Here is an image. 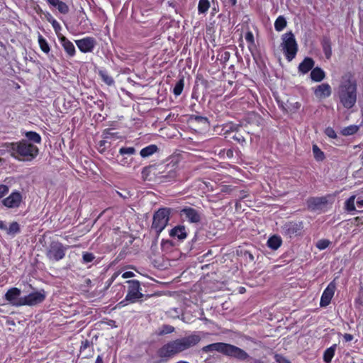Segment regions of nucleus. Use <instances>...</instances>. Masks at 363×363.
<instances>
[{
	"label": "nucleus",
	"instance_id": "nucleus-1",
	"mask_svg": "<svg viewBox=\"0 0 363 363\" xmlns=\"http://www.w3.org/2000/svg\"><path fill=\"white\" fill-rule=\"evenodd\" d=\"M337 95L340 104L345 108L351 109L355 106L357 100V81L351 72L342 76Z\"/></svg>",
	"mask_w": 363,
	"mask_h": 363
},
{
	"label": "nucleus",
	"instance_id": "nucleus-2",
	"mask_svg": "<svg viewBox=\"0 0 363 363\" xmlns=\"http://www.w3.org/2000/svg\"><path fill=\"white\" fill-rule=\"evenodd\" d=\"M201 337L196 334H191L175 340L170 341L157 350V355L161 358V362L167 361L178 353L182 352L199 342Z\"/></svg>",
	"mask_w": 363,
	"mask_h": 363
},
{
	"label": "nucleus",
	"instance_id": "nucleus-3",
	"mask_svg": "<svg viewBox=\"0 0 363 363\" xmlns=\"http://www.w3.org/2000/svg\"><path fill=\"white\" fill-rule=\"evenodd\" d=\"M7 152L14 159L18 161L30 162L38 155V147L23 139L18 142L6 145Z\"/></svg>",
	"mask_w": 363,
	"mask_h": 363
},
{
	"label": "nucleus",
	"instance_id": "nucleus-4",
	"mask_svg": "<svg viewBox=\"0 0 363 363\" xmlns=\"http://www.w3.org/2000/svg\"><path fill=\"white\" fill-rule=\"evenodd\" d=\"M216 351L225 356L235 358L238 360H246L249 354L242 349L225 342H216L206 346V352Z\"/></svg>",
	"mask_w": 363,
	"mask_h": 363
},
{
	"label": "nucleus",
	"instance_id": "nucleus-5",
	"mask_svg": "<svg viewBox=\"0 0 363 363\" xmlns=\"http://www.w3.org/2000/svg\"><path fill=\"white\" fill-rule=\"evenodd\" d=\"M126 283L128 284L127 294L125 298L116 306V308L121 309L130 303H136L144 297L139 281L133 279L127 281Z\"/></svg>",
	"mask_w": 363,
	"mask_h": 363
},
{
	"label": "nucleus",
	"instance_id": "nucleus-6",
	"mask_svg": "<svg viewBox=\"0 0 363 363\" xmlns=\"http://www.w3.org/2000/svg\"><path fill=\"white\" fill-rule=\"evenodd\" d=\"M281 50L286 59L291 62L293 60L298 52V47L294 34L292 31H289L281 36Z\"/></svg>",
	"mask_w": 363,
	"mask_h": 363
},
{
	"label": "nucleus",
	"instance_id": "nucleus-7",
	"mask_svg": "<svg viewBox=\"0 0 363 363\" xmlns=\"http://www.w3.org/2000/svg\"><path fill=\"white\" fill-rule=\"evenodd\" d=\"M170 209L162 208L157 210L153 215L151 230L155 232L158 237L166 228L169 220Z\"/></svg>",
	"mask_w": 363,
	"mask_h": 363
},
{
	"label": "nucleus",
	"instance_id": "nucleus-8",
	"mask_svg": "<svg viewBox=\"0 0 363 363\" xmlns=\"http://www.w3.org/2000/svg\"><path fill=\"white\" fill-rule=\"evenodd\" d=\"M303 221L289 220L281 225V233L288 238L300 237L303 235Z\"/></svg>",
	"mask_w": 363,
	"mask_h": 363
},
{
	"label": "nucleus",
	"instance_id": "nucleus-9",
	"mask_svg": "<svg viewBox=\"0 0 363 363\" xmlns=\"http://www.w3.org/2000/svg\"><path fill=\"white\" fill-rule=\"evenodd\" d=\"M68 247L59 241H52L47 247L46 257L50 261L58 262L65 257Z\"/></svg>",
	"mask_w": 363,
	"mask_h": 363
},
{
	"label": "nucleus",
	"instance_id": "nucleus-10",
	"mask_svg": "<svg viewBox=\"0 0 363 363\" xmlns=\"http://www.w3.org/2000/svg\"><path fill=\"white\" fill-rule=\"evenodd\" d=\"M46 298V292L44 289L32 292L27 296L20 298V302L17 305L34 306L43 303Z\"/></svg>",
	"mask_w": 363,
	"mask_h": 363
},
{
	"label": "nucleus",
	"instance_id": "nucleus-11",
	"mask_svg": "<svg viewBox=\"0 0 363 363\" xmlns=\"http://www.w3.org/2000/svg\"><path fill=\"white\" fill-rule=\"evenodd\" d=\"M225 140L220 138H213L206 140V148L207 152L215 155H218L220 158L225 157V149L222 148Z\"/></svg>",
	"mask_w": 363,
	"mask_h": 363
},
{
	"label": "nucleus",
	"instance_id": "nucleus-12",
	"mask_svg": "<svg viewBox=\"0 0 363 363\" xmlns=\"http://www.w3.org/2000/svg\"><path fill=\"white\" fill-rule=\"evenodd\" d=\"M22 199L21 193L15 190L8 197L2 200V204L8 208H17L21 206Z\"/></svg>",
	"mask_w": 363,
	"mask_h": 363
},
{
	"label": "nucleus",
	"instance_id": "nucleus-13",
	"mask_svg": "<svg viewBox=\"0 0 363 363\" xmlns=\"http://www.w3.org/2000/svg\"><path fill=\"white\" fill-rule=\"evenodd\" d=\"M136 153V150L134 147H122L119 149L118 155L121 156V158L118 160V163L122 166L129 167L132 162V158H129L130 156Z\"/></svg>",
	"mask_w": 363,
	"mask_h": 363
},
{
	"label": "nucleus",
	"instance_id": "nucleus-14",
	"mask_svg": "<svg viewBox=\"0 0 363 363\" xmlns=\"http://www.w3.org/2000/svg\"><path fill=\"white\" fill-rule=\"evenodd\" d=\"M75 43L79 50L83 53L91 52L96 45V41L92 37H85L84 38L77 40Z\"/></svg>",
	"mask_w": 363,
	"mask_h": 363
},
{
	"label": "nucleus",
	"instance_id": "nucleus-15",
	"mask_svg": "<svg viewBox=\"0 0 363 363\" xmlns=\"http://www.w3.org/2000/svg\"><path fill=\"white\" fill-rule=\"evenodd\" d=\"M335 289L336 284L335 281H333L327 286L321 295L320 301V306L321 307H326L330 303L331 300L335 294Z\"/></svg>",
	"mask_w": 363,
	"mask_h": 363
},
{
	"label": "nucleus",
	"instance_id": "nucleus-16",
	"mask_svg": "<svg viewBox=\"0 0 363 363\" xmlns=\"http://www.w3.org/2000/svg\"><path fill=\"white\" fill-rule=\"evenodd\" d=\"M21 290L18 288L13 287L8 290L5 294L6 299L16 306H21L22 305H17L20 302L19 296L21 295Z\"/></svg>",
	"mask_w": 363,
	"mask_h": 363
},
{
	"label": "nucleus",
	"instance_id": "nucleus-17",
	"mask_svg": "<svg viewBox=\"0 0 363 363\" xmlns=\"http://www.w3.org/2000/svg\"><path fill=\"white\" fill-rule=\"evenodd\" d=\"M320 45L326 59L331 58L333 55L332 42L329 35H323L320 40Z\"/></svg>",
	"mask_w": 363,
	"mask_h": 363
},
{
	"label": "nucleus",
	"instance_id": "nucleus-18",
	"mask_svg": "<svg viewBox=\"0 0 363 363\" xmlns=\"http://www.w3.org/2000/svg\"><path fill=\"white\" fill-rule=\"evenodd\" d=\"M331 86L328 83L321 84L315 89L314 94L316 97L323 99L331 95Z\"/></svg>",
	"mask_w": 363,
	"mask_h": 363
},
{
	"label": "nucleus",
	"instance_id": "nucleus-19",
	"mask_svg": "<svg viewBox=\"0 0 363 363\" xmlns=\"http://www.w3.org/2000/svg\"><path fill=\"white\" fill-rule=\"evenodd\" d=\"M315 61L310 57H306L299 64L298 70L300 74H305L313 69Z\"/></svg>",
	"mask_w": 363,
	"mask_h": 363
},
{
	"label": "nucleus",
	"instance_id": "nucleus-20",
	"mask_svg": "<svg viewBox=\"0 0 363 363\" xmlns=\"http://www.w3.org/2000/svg\"><path fill=\"white\" fill-rule=\"evenodd\" d=\"M181 215L184 216L191 223H197L200 220L198 212L192 208H184L181 211Z\"/></svg>",
	"mask_w": 363,
	"mask_h": 363
},
{
	"label": "nucleus",
	"instance_id": "nucleus-21",
	"mask_svg": "<svg viewBox=\"0 0 363 363\" xmlns=\"http://www.w3.org/2000/svg\"><path fill=\"white\" fill-rule=\"evenodd\" d=\"M308 206L312 210L320 208L323 206L328 203L326 197H311L308 200Z\"/></svg>",
	"mask_w": 363,
	"mask_h": 363
},
{
	"label": "nucleus",
	"instance_id": "nucleus-22",
	"mask_svg": "<svg viewBox=\"0 0 363 363\" xmlns=\"http://www.w3.org/2000/svg\"><path fill=\"white\" fill-rule=\"evenodd\" d=\"M59 40L67 54L69 57H73L76 52L74 44L65 36L60 37Z\"/></svg>",
	"mask_w": 363,
	"mask_h": 363
},
{
	"label": "nucleus",
	"instance_id": "nucleus-23",
	"mask_svg": "<svg viewBox=\"0 0 363 363\" xmlns=\"http://www.w3.org/2000/svg\"><path fill=\"white\" fill-rule=\"evenodd\" d=\"M169 235L172 238H177L179 240H183L187 237V233L184 225H177L169 231Z\"/></svg>",
	"mask_w": 363,
	"mask_h": 363
},
{
	"label": "nucleus",
	"instance_id": "nucleus-24",
	"mask_svg": "<svg viewBox=\"0 0 363 363\" xmlns=\"http://www.w3.org/2000/svg\"><path fill=\"white\" fill-rule=\"evenodd\" d=\"M267 247L273 250H277L282 245V239L279 235H274L269 237L267 242Z\"/></svg>",
	"mask_w": 363,
	"mask_h": 363
},
{
	"label": "nucleus",
	"instance_id": "nucleus-25",
	"mask_svg": "<svg viewBox=\"0 0 363 363\" xmlns=\"http://www.w3.org/2000/svg\"><path fill=\"white\" fill-rule=\"evenodd\" d=\"M325 77V72L319 67L313 68L311 72V79L315 82L323 81Z\"/></svg>",
	"mask_w": 363,
	"mask_h": 363
},
{
	"label": "nucleus",
	"instance_id": "nucleus-26",
	"mask_svg": "<svg viewBox=\"0 0 363 363\" xmlns=\"http://www.w3.org/2000/svg\"><path fill=\"white\" fill-rule=\"evenodd\" d=\"M158 151V147L156 145H149L148 146L143 148L140 155L143 158H147L152 156L153 154Z\"/></svg>",
	"mask_w": 363,
	"mask_h": 363
},
{
	"label": "nucleus",
	"instance_id": "nucleus-27",
	"mask_svg": "<svg viewBox=\"0 0 363 363\" xmlns=\"http://www.w3.org/2000/svg\"><path fill=\"white\" fill-rule=\"evenodd\" d=\"M336 348L337 344H333L325 350L323 353V361L325 363H331L332 359L335 355Z\"/></svg>",
	"mask_w": 363,
	"mask_h": 363
},
{
	"label": "nucleus",
	"instance_id": "nucleus-28",
	"mask_svg": "<svg viewBox=\"0 0 363 363\" xmlns=\"http://www.w3.org/2000/svg\"><path fill=\"white\" fill-rule=\"evenodd\" d=\"M2 230H6L7 235L14 237L16 234H18L21 232V228L18 223L13 221L10 223L9 227L6 229H1Z\"/></svg>",
	"mask_w": 363,
	"mask_h": 363
},
{
	"label": "nucleus",
	"instance_id": "nucleus-29",
	"mask_svg": "<svg viewBox=\"0 0 363 363\" xmlns=\"http://www.w3.org/2000/svg\"><path fill=\"white\" fill-rule=\"evenodd\" d=\"M99 75L101 77V79L104 83L107 85L111 86L114 84V80L111 76H110L107 71L105 69H101L99 71Z\"/></svg>",
	"mask_w": 363,
	"mask_h": 363
},
{
	"label": "nucleus",
	"instance_id": "nucleus-30",
	"mask_svg": "<svg viewBox=\"0 0 363 363\" xmlns=\"http://www.w3.org/2000/svg\"><path fill=\"white\" fill-rule=\"evenodd\" d=\"M26 138L34 143L40 144L41 143L40 135L35 131H27L25 133Z\"/></svg>",
	"mask_w": 363,
	"mask_h": 363
},
{
	"label": "nucleus",
	"instance_id": "nucleus-31",
	"mask_svg": "<svg viewBox=\"0 0 363 363\" xmlns=\"http://www.w3.org/2000/svg\"><path fill=\"white\" fill-rule=\"evenodd\" d=\"M287 22L283 16H279L274 22V28L277 31L280 32L286 26Z\"/></svg>",
	"mask_w": 363,
	"mask_h": 363
},
{
	"label": "nucleus",
	"instance_id": "nucleus-32",
	"mask_svg": "<svg viewBox=\"0 0 363 363\" xmlns=\"http://www.w3.org/2000/svg\"><path fill=\"white\" fill-rule=\"evenodd\" d=\"M241 127H242V125L240 124H235V123H230L226 124L224 126L223 130L225 131L224 134L228 135L231 133H235V132L238 131Z\"/></svg>",
	"mask_w": 363,
	"mask_h": 363
},
{
	"label": "nucleus",
	"instance_id": "nucleus-33",
	"mask_svg": "<svg viewBox=\"0 0 363 363\" xmlns=\"http://www.w3.org/2000/svg\"><path fill=\"white\" fill-rule=\"evenodd\" d=\"M313 154L315 160L318 162L323 161L325 158L324 152L318 147L317 145H313Z\"/></svg>",
	"mask_w": 363,
	"mask_h": 363
},
{
	"label": "nucleus",
	"instance_id": "nucleus-34",
	"mask_svg": "<svg viewBox=\"0 0 363 363\" xmlns=\"http://www.w3.org/2000/svg\"><path fill=\"white\" fill-rule=\"evenodd\" d=\"M359 128L358 125H350L349 126L344 128L341 130V133L345 136L352 135L355 134L359 130Z\"/></svg>",
	"mask_w": 363,
	"mask_h": 363
},
{
	"label": "nucleus",
	"instance_id": "nucleus-35",
	"mask_svg": "<svg viewBox=\"0 0 363 363\" xmlns=\"http://www.w3.org/2000/svg\"><path fill=\"white\" fill-rule=\"evenodd\" d=\"M38 44H39V46H40L41 50L43 52L48 54L50 49V46H49L47 40L40 34H39V35H38Z\"/></svg>",
	"mask_w": 363,
	"mask_h": 363
},
{
	"label": "nucleus",
	"instance_id": "nucleus-36",
	"mask_svg": "<svg viewBox=\"0 0 363 363\" xmlns=\"http://www.w3.org/2000/svg\"><path fill=\"white\" fill-rule=\"evenodd\" d=\"M184 78H181L175 84L173 89V93L176 96H179L184 89Z\"/></svg>",
	"mask_w": 363,
	"mask_h": 363
},
{
	"label": "nucleus",
	"instance_id": "nucleus-37",
	"mask_svg": "<svg viewBox=\"0 0 363 363\" xmlns=\"http://www.w3.org/2000/svg\"><path fill=\"white\" fill-rule=\"evenodd\" d=\"M102 137L104 139H111V138H119L118 133L112 132L111 129L106 128L102 133Z\"/></svg>",
	"mask_w": 363,
	"mask_h": 363
},
{
	"label": "nucleus",
	"instance_id": "nucleus-38",
	"mask_svg": "<svg viewBox=\"0 0 363 363\" xmlns=\"http://www.w3.org/2000/svg\"><path fill=\"white\" fill-rule=\"evenodd\" d=\"M232 139L235 140L237 143L243 146L246 143V140L245 136L240 133V130L235 133V134L231 137Z\"/></svg>",
	"mask_w": 363,
	"mask_h": 363
},
{
	"label": "nucleus",
	"instance_id": "nucleus-39",
	"mask_svg": "<svg viewBox=\"0 0 363 363\" xmlns=\"http://www.w3.org/2000/svg\"><path fill=\"white\" fill-rule=\"evenodd\" d=\"M245 40L248 43V48L249 49L251 48V47L255 46V38L251 30H248L245 35Z\"/></svg>",
	"mask_w": 363,
	"mask_h": 363
},
{
	"label": "nucleus",
	"instance_id": "nucleus-40",
	"mask_svg": "<svg viewBox=\"0 0 363 363\" xmlns=\"http://www.w3.org/2000/svg\"><path fill=\"white\" fill-rule=\"evenodd\" d=\"M169 317L172 318H179L182 315V309L181 308H172L168 311Z\"/></svg>",
	"mask_w": 363,
	"mask_h": 363
},
{
	"label": "nucleus",
	"instance_id": "nucleus-41",
	"mask_svg": "<svg viewBox=\"0 0 363 363\" xmlns=\"http://www.w3.org/2000/svg\"><path fill=\"white\" fill-rule=\"evenodd\" d=\"M354 196H352L350 197L346 201H345V208L347 211H355V206H354Z\"/></svg>",
	"mask_w": 363,
	"mask_h": 363
},
{
	"label": "nucleus",
	"instance_id": "nucleus-42",
	"mask_svg": "<svg viewBox=\"0 0 363 363\" xmlns=\"http://www.w3.org/2000/svg\"><path fill=\"white\" fill-rule=\"evenodd\" d=\"M153 168L152 165H149L147 167H145L141 172L142 178L144 181L146 180H150L149 178L150 174L151 172V169Z\"/></svg>",
	"mask_w": 363,
	"mask_h": 363
},
{
	"label": "nucleus",
	"instance_id": "nucleus-43",
	"mask_svg": "<svg viewBox=\"0 0 363 363\" xmlns=\"http://www.w3.org/2000/svg\"><path fill=\"white\" fill-rule=\"evenodd\" d=\"M162 4L167 8H170L176 11L178 5V0H162Z\"/></svg>",
	"mask_w": 363,
	"mask_h": 363
},
{
	"label": "nucleus",
	"instance_id": "nucleus-44",
	"mask_svg": "<svg viewBox=\"0 0 363 363\" xmlns=\"http://www.w3.org/2000/svg\"><path fill=\"white\" fill-rule=\"evenodd\" d=\"M95 259V256L91 252H85L82 255V262L84 264H88L91 262Z\"/></svg>",
	"mask_w": 363,
	"mask_h": 363
},
{
	"label": "nucleus",
	"instance_id": "nucleus-45",
	"mask_svg": "<svg viewBox=\"0 0 363 363\" xmlns=\"http://www.w3.org/2000/svg\"><path fill=\"white\" fill-rule=\"evenodd\" d=\"M55 8L62 14H66L69 12V6L62 1L58 3Z\"/></svg>",
	"mask_w": 363,
	"mask_h": 363
},
{
	"label": "nucleus",
	"instance_id": "nucleus-46",
	"mask_svg": "<svg viewBox=\"0 0 363 363\" xmlns=\"http://www.w3.org/2000/svg\"><path fill=\"white\" fill-rule=\"evenodd\" d=\"M230 52L228 51H223L218 54L217 60H219L221 63H225L230 58Z\"/></svg>",
	"mask_w": 363,
	"mask_h": 363
},
{
	"label": "nucleus",
	"instance_id": "nucleus-47",
	"mask_svg": "<svg viewBox=\"0 0 363 363\" xmlns=\"http://www.w3.org/2000/svg\"><path fill=\"white\" fill-rule=\"evenodd\" d=\"M174 331V328L169 325H162L161 330L160 331V335H166L172 333Z\"/></svg>",
	"mask_w": 363,
	"mask_h": 363
},
{
	"label": "nucleus",
	"instance_id": "nucleus-48",
	"mask_svg": "<svg viewBox=\"0 0 363 363\" xmlns=\"http://www.w3.org/2000/svg\"><path fill=\"white\" fill-rule=\"evenodd\" d=\"M330 242L328 240H326V239H322V240H320L317 244H316V247L319 249V250H325L326 249L329 245H330Z\"/></svg>",
	"mask_w": 363,
	"mask_h": 363
},
{
	"label": "nucleus",
	"instance_id": "nucleus-49",
	"mask_svg": "<svg viewBox=\"0 0 363 363\" xmlns=\"http://www.w3.org/2000/svg\"><path fill=\"white\" fill-rule=\"evenodd\" d=\"M236 186L233 185H223L220 187V191L225 193H231L236 190Z\"/></svg>",
	"mask_w": 363,
	"mask_h": 363
},
{
	"label": "nucleus",
	"instance_id": "nucleus-50",
	"mask_svg": "<svg viewBox=\"0 0 363 363\" xmlns=\"http://www.w3.org/2000/svg\"><path fill=\"white\" fill-rule=\"evenodd\" d=\"M354 306L357 308L363 307V294L359 296L354 299Z\"/></svg>",
	"mask_w": 363,
	"mask_h": 363
},
{
	"label": "nucleus",
	"instance_id": "nucleus-51",
	"mask_svg": "<svg viewBox=\"0 0 363 363\" xmlns=\"http://www.w3.org/2000/svg\"><path fill=\"white\" fill-rule=\"evenodd\" d=\"M9 191V187L5 184H0V199L6 196Z\"/></svg>",
	"mask_w": 363,
	"mask_h": 363
},
{
	"label": "nucleus",
	"instance_id": "nucleus-52",
	"mask_svg": "<svg viewBox=\"0 0 363 363\" xmlns=\"http://www.w3.org/2000/svg\"><path fill=\"white\" fill-rule=\"evenodd\" d=\"M106 143H107V140L106 139L100 140L99 142L98 149H99V152L103 153L105 151V150L106 148Z\"/></svg>",
	"mask_w": 363,
	"mask_h": 363
},
{
	"label": "nucleus",
	"instance_id": "nucleus-53",
	"mask_svg": "<svg viewBox=\"0 0 363 363\" xmlns=\"http://www.w3.org/2000/svg\"><path fill=\"white\" fill-rule=\"evenodd\" d=\"M325 134L330 138H337L335 131L331 128H326Z\"/></svg>",
	"mask_w": 363,
	"mask_h": 363
},
{
	"label": "nucleus",
	"instance_id": "nucleus-54",
	"mask_svg": "<svg viewBox=\"0 0 363 363\" xmlns=\"http://www.w3.org/2000/svg\"><path fill=\"white\" fill-rule=\"evenodd\" d=\"M118 277V273H114L113 276L106 281V289H108L115 279Z\"/></svg>",
	"mask_w": 363,
	"mask_h": 363
},
{
	"label": "nucleus",
	"instance_id": "nucleus-55",
	"mask_svg": "<svg viewBox=\"0 0 363 363\" xmlns=\"http://www.w3.org/2000/svg\"><path fill=\"white\" fill-rule=\"evenodd\" d=\"M51 25L56 33L61 30V26L56 19L52 20Z\"/></svg>",
	"mask_w": 363,
	"mask_h": 363
},
{
	"label": "nucleus",
	"instance_id": "nucleus-56",
	"mask_svg": "<svg viewBox=\"0 0 363 363\" xmlns=\"http://www.w3.org/2000/svg\"><path fill=\"white\" fill-rule=\"evenodd\" d=\"M354 223L357 226L363 225V216H357L354 218Z\"/></svg>",
	"mask_w": 363,
	"mask_h": 363
},
{
	"label": "nucleus",
	"instance_id": "nucleus-57",
	"mask_svg": "<svg viewBox=\"0 0 363 363\" xmlns=\"http://www.w3.org/2000/svg\"><path fill=\"white\" fill-rule=\"evenodd\" d=\"M9 143H5L0 147V155H4L6 152H8L6 145Z\"/></svg>",
	"mask_w": 363,
	"mask_h": 363
},
{
	"label": "nucleus",
	"instance_id": "nucleus-58",
	"mask_svg": "<svg viewBox=\"0 0 363 363\" xmlns=\"http://www.w3.org/2000/svg\"><path fill=\"white\" fill-rule=\"evenodd\" d=\"M198 9L199 13H204V0H199Z\"/></svg>",
	"mask_w": 363,
	"mask_h": 363
},
{
	"label": "nucleus",
	"instance_id": "nucleus-59",
	"mask_svg": "<svg viewBox=\"0 0 363 363\" xmlns=\"http://www.w3.org/2000/svg\"><path fill=\"white\" fill-rule=\"evenodd\" d=\"M354 336L350 333H345L343 335V339L345 342H350L353 340Z\"/></svg>",
	"mask_w": 363,
	"mask_h": 363
},
{
	"label": "nucleus",
	"instance_id": "nucleus-60",
	"mask_svg": "<svg viewBox=\"0 0 363 363\" xmlns=\"http://www.w3.org/2000/svg\"><path fill=\"white\" fill-rule=\"evenodd\" d=\"M134 276H135V274L130 271L125 272L122 274V277L123 279L133 277Z\"/></svg>",
	"mask_w": 363,
	"mask_h": 363
},
{
	"label": "nucleus",
	"instance_id": "nucleus-61",
	"mask_svg": "<svg viewBox=\"0 0 363 363\" xmlns=\"http://www.w3.org/2000/svg\"><path fill=\"white\" fill-rule=\"evenodd\" d=\"M117 194L123 199H128L131 195V194L127 191H125V193H121L119 191H117Z\"/></svg>",
	"mask_w": 363,
	"mask_h": 363
},
{
	"label": "nucleus",
	"instance_id": "nucleus-62",
	"mask_svg": "<svg viewBox=\"0 0 363 363\" xmlns=\"http://www.w3.org/2000/svg\"><path fill=\"white\" fill-rule=\"evenodd\" d=\"M60 0H47L48 4L55 8L56 6H57L58 3L60 2Z\"/></svg>",
	"mask_w": 363,
	"mask_h": 363
},
{
	"label": "nucleus",
	"instance_id": "nucleus-63",
	"mask_svg": "<svg viewBox=\"0 0 363 363\" xmlns=\"http://www.w3.org/2000/svg\"><path fill=\"white\" fill-rule=\"evenodd\" d=\"M225 155H226L228 158H232L233 157V150L232 149L225 150Z\"/></svg>",
	"mask_w": 363,
	"mask_h": 363
},
{
	"label": "nucleus",
	"instance_id": "nucleus-64",
	"mask_svg": "<svg viewBox=\"0 0 363 363\" xmlns=\"http://www.w3.org/2000/svg\"><path fill=\"white\" fill-rule=\"evenodd\" d=\"M88 347H89V342L88 340L82 341L81 347H80V350H85Z\"/></svg>",
	"mask_w": 363,
	"mask_h": 363
}]
</instances>
